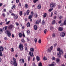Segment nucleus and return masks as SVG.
<instances>
[{
  "instance_id": "obj_1",
  "label": "nucleus",
  "mask_w": 66,
  "mask_h": 66,
  "mask_svg": "<svg viewBox=\"0 0 66 66\" xmlns=\"http://www.w3.org/2000/svg\"><path fill=\"white\" fill-rule=\"evenodd\" d=\"M57 51H59V53H57V57L59 58H60L61 57V56L62 54L63 53V51L60 48H57Z\"/></svg>"
},
{
  "instance_id": "obj_2",
  "label": "nucleus",
  "mask_w": 66,
  "mask_h": 66,
  "mask_svg": "<svg viewBox=\"0 0 66 66\" xmlns=\"http://www.w3.org/2000/svg\"><path fill=\"white\" fill-rule=\"evenodd\" d=\"M30 51L31 52H29V55L31 56H34L33 55V52L34 51V48H30Z\"/></svg>"
},
{
  "instance_id": "obj_3",
  "label": "nucleus",
  "mask_w": 66,
  "mask_h": 66,
  "mask_svg": "<svg viewBox=\"0 0 66 66\" xmlns=\"http://www.w3.org/2000/svg\"><path fill=\"white\" fill-rule=\"evenodd\" d=\"M56 4L55 3H52L50 4V6L51 8L54 7L56 5Z\"/></svg>"
},
{
  "instance_id": "obj_4",
  "label": "nucleus",
  "mask_w": 66,
  "mask_h": 66,
  "mask_svg": "<svg viewBox=\"0 0 66 66\" xmlns=\"http://www.w3.org/2000/svg\"><path fill=\"white\" fill-rule=\"evenodd\" d=\"M19 48L21 51H22L23 50V45L22 44H20Z\"/></svg>"
},
{
  "instance_id": "obj_5",
  "label": "nucleus",
  "mask_w": 66,
  "mask_h": 66,
  "mask_svg": "<svg viewBox=\"0 0 66 66\" xmlns=\"http://www.w3.org/2000/svg\"><path fill=\"white\" fill-rule=\"evenodd\" d=\"M6 32H7V35L8 37H10L11 35V33H10V31L8 30H7L6 31Z\"/></svg>"
},
{
  "instance_id": "obj_6",
  "label": "nucleus",
  "mask_w": 66,
  "mask_h": 66,
  "mask_svg": "<svg viewBox=\"0 0 66 66\" xmlns=\"http://www.w3.org/2000/svg\"><path fill=\"white\" fill-rule=\"evenodd\" d=\"M41 22V19H39L38 20H37L36 21V23L37 24H39V23H40Z\"/></svg>"
},
{
  "instance_id": "obj_7",
  "label": "nucleus",
  "mask_w": 66,
  "mask_h": 66,
  "mask_svg": "<svg viewBox=\"0 0 66 66\" xmlns=\"http://www.w3.org/2000/svg\"><path fill=\"white\" fill-rule=\"evenodd\" d=\"M65 35V34L64 32H62L60 33V35L62 37H64Z\"/></svg>"
},
{
  "instance_id": "obj_8",
  "label": "nucleus",
  "mask_w": 66,
  "mask_h": 66,
  "mask_svg": "<svg viewBox=\"0 0 66 66\" xmlns=\"http://www.w3.org/2000/svg\"><path fill=\"white\" fill-rule=\"evenodd\" d=\"M19 61L21 63H23L24 62V60L23 59H20L19 60Z\"/></svg>"
},
{
  "instance_id": "obj_9",
  "label": "nucleus",
  "mask_w": 66,
  "mask_h": 66,
  "mask_svg": "<svg viewBox=\"0 0 66 66\" xmlns=\"http://www.w3.org/2000/svg\"><path fill=\"white\" fill-rule=\"evenodd\" d=\"M13 27V26L12 24H11L9 27L8 28L10 30H12Z\"/></svg>"
},
{
  "instance_id": "obj_10",
  "label": "nucleus",
  "mask_w": 66,
  "mask_h": 66,
  "mask_svg": "<svg viewBox=\"0 0 66 66\" xmlns=\"http://www.w3.org/2000/svg\"><path fill=\"white\" fill-rule=\"evenodd\" d=\"M4 50V48L2 46H0V52H3Z\"/></svg>"
},
{
  "instance_id": "obj_11",
  "label": "nucleus",
  "mask_w": 66,
  "mask_h": 66,
  "mask_svg": "<svg viewBox=\"0 0 66 66\" xmlns=\"http://www.w3.org/2000/svg\"><path fill=\"white\" fill-rule=\"evenodd\" d=\"M41 7H42V6L40 4L39 5H38L37 6V8L38 9L40 10L41 9Z\"/></svg>"
},
{
  "instance_id": "obj_12",
  "label": "nucleus",
  "mask_w": 66,
  "mask_h": 66,
  "mask_svg": "<svg viewBox=\"0 0 66 66\" xmlns=\"http://www.w3.org/2000/svg\"><path fill=\"white\" fill-rule=\"evenodd\" d=\"M63 29V28L61 27H59L58 29V30L60 31H62Z\"/></svg>"
},
{
  "instance_id": "obj_13",
  "label": "nucleus",
  "mask_w": 66,
  "mask_h": 66,
  "mask_svg": "<svg viewBox=\"0 0 66 66\" xmlns=\"http://www.w3.org/2000/svg\"><path fill=\"white\" fill-rule=\"evenodd\" d=\"M34 28L35 30H37L38 29L37 26L36 25H35L34 27Z\"/></svg>"
},
{
  "instance_id": "obj_14",
  "label": "nucleus",
  "mask_w": 66,
  "mask_h": 66,
  "mask_svg": "<svg viewBox=\"0 0 66 66\" xmlns=\"http://www.w3.org/2000/svg\"><path fill=\"white\" fill-rule=\"evenodd\" d=\"M63 25H66V20H65L64 21L63 23H62L61 24V25L62 26H63Z\"/></svg>"
},
{
  "instance_id": "obj_15",
  "label": "nucleus",
  "mask_w": 66,
  "mask_h": 66,
  "mask_svg": "<svg viewBox=\"0 0 66 66\" xmlns=\"http://www.w3.org/2000/svg\"><path fill=\"white\" fill-rule=\"evenodd\" d=\"M30 12V11L29 10H27V11L26 12V13L27 15H29Z\"/></svg>"
},
{
  "instance_id": "obj_16",
  "label": "nucleus",
  "mask_w": 66,
  "mask_h": 66,
  "mask_svg": "<svg viewBox=\"0 0 66 66\" xmlns=\"http://www.w3.org/2000/svg\"><path fill=\"white\" fill-rule=\"evenodd\" d=\"M26 25L27 27H30V23L29 22H28L27 23Z\"/></svg>"
},
{
  "instance_id": "obj_17",
  "label": "nucleus",
  "mask_w": 66,
  "mask_h": 66,
  "mask_svg": "<svg viewBox=\"0 0 66 66\" xmlns=\"http://www.w3.org/2000/svg\"><path fill=\"white\" fill-rule=\"evenodd\" d=\"M16 6L15 5H13L12 6V7L11 8L13 10H14Z\"/></svg>"
},
{
  "instance_id": "obj_18",
  "label": "nucleus",
  "mask_w": 66,
  "mask_h": 66,
  "mask_svg": "<svg viewBox=\"0 0 66 66\" xmlns=\"http://www.w3.org/2000/svg\"><path fill=\"white\" fill-rule=\"evenodd\" d=\"M19 37H20L21 38L22 37V34L21 33H19L18 34Z\"/></svg>"
},
{
  "instance_id": "obj_19",
  "label": "nucleus",
  "mask_w": 66,
  "mask_h": 66,
  "mask_svg": "<svg viewBox=\"0 0 66 66\" xmlns=\"http://www.w3.org/2000/svg\"><path fill=\"white\" fill-rule=\"evenodd\" d=\"M13 18L15 20L17 19L18 18V16L17 15H15L13 16Z\"/></svg>"
},
{
  "instance_id": "obj_20",
  "label": "nucleus",
  "mask_w": 66,
  "mask_h": 66,
  "mask_svg": "<svg viewBox=\"0 0 66 66\" xmlns=\"http://www.w3.org/2000/svg\"><path fill=\"white\" fill-rule=\"evenodd\" d=\"M26 33L28 35H29L30 34V31L29 30H28L27 31Z\"/></svg>"
},
{
  "instance_id": "obj_21",
  "label": "nucleus",
  "mask_w": 66,
  "mask_h": 66,
  "mask_svg": "<svg viewBox=\"0 0 66 66\" xmlns=\"http://www.w3.org/2000/svg\"><path fill=\"white\" fill-rule=\"evenodd\" d=\"M19 15L20 16H21L23 15V12L22 11L19 12Z\"/></svg>"
},
{
  "instance_id": "obj_22",
  "label": "nucleus",
  "mask_w": 66,
  "mask_h": 66,
  "mask_svg": "<svg viewBox=\"0 0 66 66\" xmlns=\"http://www.w3.org/2000/svg\"><path fill=\"white\" fill-rule=\"evenodd\" d=\"M7 26H6L5 27H4L3 28V29L4 30H7Z\"/></svg>"
},
{
  "instance_id": "obj_23",
  "label": "nucleus",
  "mask_w": 66,
  "mask_h": 66,
  "mask_svg": "<svg viewBox=\"0 0 66 66\" xmlns=\"http://www.w3.org/2000/svg\"><path fill=\"white\" fill-rule=\"evenodd\" d=\"M37 60V61H39L40 60V58L39 57V56H37L36 57Z\"/></svg>"
},
{
  "instance_id": "obj_24",
  "label": "nucleus",
  "mask_w": 66,
  "mask_h": 66,
  "mask_svg": "<svg viewBox=\"0 0 66 66\" xmlns=\"http://www.w3.org/2000/svg\"><path fill=\"white\" fill-rule=\"evenodd\" d=\"M47 29H45L44 31V33L46 34V33H47Z\"/></svg>"
},
{
  "instance_id": "obj_25",
  "label": "nucleus",
  "mask_w": 66,
  "mask_h": 66,
  "mask_svg": "<svg viewBox=\"0 0 66 66\" xmlns=\"http://www.w3.org/2000/svg\"><path fill=\"white\" fill-rule=\"evenodd\" d=\"M13 64H14V66H17L18 64L16 62L13 63Z\"/></svg>"
},
{
  "instance_id": "obj_26",
  "label": "nucleus",
  "mask_w": 66,
  "mask_h": 66,
  "mask_svg": "<svg viewBox=\"0 0 66 66\" xmlns=\"http://www.w3.org/2000/svg\"><path fill=\"white\" fill-rule=\"evenodd\" d=\"M13 61L14 62H16V59L14 58V57H13Z\"/></svg>"
},
{
  "instance_id": "obj_27",
  "label": "nucleus",
  "mask_w": 66,
  "mask_h": 66,
  "mask_svg": "<svg viewBox=\"0 0 66 66\" xmlns=\"http://www.w3.org/2000/svg\"><path fill=\"white\" fill-rule=\"evenodd\" d=\"M32 18V16L31 15H30L29 16L28 19H30Z\"/></svg>"
},
{
  "instance_id": "obj_28",
  "label": "nucleus",
  "mask_w": 66,
  "mask_h": 66,
  "mask_svg": "<svg viewBox=\"0 0 66 66\" xmlns=\"http://www.w3.org/2000/svg\"><path fill=\"white\" fill-rule=\"evenodd\" d=\"M3 32V29H0V34H2Z\"/></svg>"
},
{
  "instance_id": "obj_29",
  "label": "nucleus",
  "mask_w": 66,
  "mask_h": 66,
  "mask_svg": "<svg viewBox=\"0 0 66 66\" xmlns=\"http://www.w3.org/2000/svg\"><path fill=\"white\" fill-rule=\"evenodd\" d=\"M60 61V59L59 58L56 59V61L58 63Z\"/></svg>"
},
{
  "instance_id": "obj_30",
  "label": "nucleus",
  "mask_w": 66,
  "mask_h": 66,
  "mask_svg": "<svg viewBox=\"0 0 66 66\" xmlns=\"http://www.w3.org/2000/svg\"><path fill=\"white\" fill-rule=\"evenodd\" d=\"M31 59V57L30 56H29L28 57V61H30Z\"/></svg>"
},
{
  "instance_id": "obj_31",
  "label": "nucleus",
  "mask_w": 66,
  "mask_h": 66,
  "mask_svg": "<svg viewBox=\"0 0 66 66\" xmlns=\"http://www.w3.org/2000/svg\"><path fill=\"white\" fill-rule=\"evenodd\" d=\"M34 16L36 18H37L38 17V14L36 13H35L34 14Z\"/></svg>"
},
{
  "instance_id": "obj_32",
  "label": "nucleus",
  "mask_w": 66,
  "mask_h": 66,
  "mask_svg": "<svg viewBox=\"0 0 66 66\" xmlns=\"http://www.w3.org/2000/svg\"><path fill=\"white\" fill-rule=\"evenodd\" d=\"M55 23V20H53V21L52 22V24H54Z\"/></svg>"
},
{
  "instance_id": "obj_33",
  "label": "nucleus",
  "mask_w": 66,
  "mask_h": 66,
  "mask_svg": "<svg viewBox=\"0 0 66 66\" xmlns=\"http://www.w3.org/2000/svg\"><path fill=\"white\" fill-rule=\"evenodd\" d=\"M47 15V14L46 13H45L43 15V17L44 18H45L46 17Z\"/></svg>"
},
{
  "instance_id": "obj_34",
  "label": "nucleus",
  "mask_w": 66,
  "mask_h": 66,
  "mask_svg": "<svg viewBox=\"0 0 66 66\" xmlns=\"http://www.w3.org/2000/svg\"><path fill=\"white\" fill-rule=\"evenodd\" d=\"M38 66H42V63L41 62H40L38 64Z\"/></svg>"
},
{
  "instance_id": "obj_35",
  "label": "nucleus",
  "mask_w": 66,
  "mask_h": 66,
  "mask_svg": "<svg viewBox=\"0 0 66 66\" xmlns=\"http://www.w3.org/2000/svg\"><path fill=\"white\" fill-rule=\"evenodd\" d=\"M43 60H47V58L45 57L44 56L43 58Z\"/></svg>"
},
{
  "instance_id": "obj_36",
  "label": "nucleus",
  "mask_w": 66,
  "mask_h": 66,
  "mask_svg": "<svg viewBox=\"0 0 66 66\" xmlns=\"http://www.w3.org/2000/svg\"><path fill=\"white\" fill-rule=\"evenodd\" d=\"M53 8L52 9H49L48 10V11L50 12H51L53 10Z\"/></svg>"
},
{
  "instance_id": "obj_37",
  "label": "nucleus",
  "mask_w": 66,
  "mask_h": 66,
  "mask_svg": "<svg viewBox=\"0 0 66 66\" xmlns=\"http://www.w3.org/2000/svg\"><path fill=\"white\" fill-rule=\"evenodd\" d=\"M10 22H11V21H8L7 22H6L5 23V24L7 25L8 24H9V23Z\"/></svg>"
},
{
  "instance_id": "obj_38",
  "label": "nucleus",
  "mask_w": 66,
  "mask_h": 66,
  "mask_svg": "<svg viewBox=\"0 0 66 66\" xmlns=\"http://www.w3.org/2000/svg\"><path fill=\"white\" fill-rule=\"evenodd\" d=\"M45 21L44 20H43L42 22V24L43 25H44V24H45Z\"/></svg>"
},
{
  "instance_id": "obj_39",
  "label": "nucleus",
  "mask_w": 66,
  "mask_h": 66,
  "mask_svg": "<svg viewBox=\"0 0 66 66\" xmlns=\"http://www.w3.org/2000/svg\"><path fill=\"white\" fill-rule=\"evenodd\" d=\"M21 41L23 43H24L25 42V41L23 39H22Z\"/></svg>"
},
{
  "instance_id": "obj_40",
  "label": "nucleus",
  "mask_w": 66,
  "mask_h": 66,
  "mask_svg": "<svg viewBox=\"0 0 66 66\" xmlns=\"http://www.w3.org/2000/svg\"><path fill=\"white\" fill-rule=\"evenodd\" d=\"M42 43V40L41 39H40L39 40L38 43L39 44H41Z\"/></svg>"
},
{
  "instance_id": "obj_41",
  "label": "nucleus",
  "mask_w": 66,
  "mask_h": 66,
  "mask_svg": "<svg viewBox=\"0 0 66 66\" xmlns=\"http://www.w3.org/2000/svg\"><path fill=\"white\" fill-rule=\"evenodd\" d=\"M38 1V0H35V1H34L33 2L35 3H36Z\"/></svg>"
},
{
  "instance_id": "obj_42",
  "label": "nucleus",
  "mask_w": 66,
  "mask_h": 66,
  "mask_svg": "<svg viewBox=\"0 0 66 66\" xmlns=\"http://www.w3.org/2000/svg\"><path fill=\"white\" fill-rule=\"evenodd\" d=\"M3 56L2 53V52H0V56Z\"/></svg>"
},
{
  "instance_id": "obj_43",
  "label": "nucleus",
  "mask_w": 66,
  "mask_h": 66,
  "mask_svg": "<svg viewBox=\"0 0 66 66\" xmlns=\"http://www.w3.org/2000/svg\"><path fill=\"white\" fill-rule=\"evenodd\" d=\"M51 50L50 49V48H48L47 50V51L48 52H51Z\"/></svg>"
},
{
  "instance_id": "obj_44",
  "label": "nucleus",
  "mask_w": 66,
  "mask_h": 66,
  "mask_svg": "<svg viewBox=\"0 0 66 66\" xmlns=\"http://www.w3.org/2000/svg\"><path fill=\"white\" fill-rule=\"evenodd\" d=\"M25 6L26 7V8H28V5L27 4H25Z\"/></svg>"
},
{
  "instance_id": "obj_45",
  "label": "nucleus",
  "mask_w": 66,
  "mask_h": 66,
  "mask_svg": "<svg viewBox=\"0 0 66 66\" xmlns=\"http://www.w3.org/2000/svg\"><path fill=\"white\" fill-rule=\"evenodd\" d=\"M34 41L35 42V43H37V39L36 38H35L34 39Z\"/></svg>"
},
{
  "instance_id": "obj_46",
  "label": "nucleus",
  "mask_w": 66,
  "mask_h": 66,
  "mask_svg": "<svg viewBox=\"0 0 66 66\" xmlns=\"http://www.w3.org/2000/svg\"><path fill=\"white\" fill-rule=\"evenodd\" d=\"M53 46H51L50 47V49L51 50H52L53 49Z\"/></svg>"
},
{
  "instance_id": "obj_47",
  "label": "nucleus",
  "mask_w": 66,
  "mask_h": 66,
  "mask_svg": "<svg viewBox=\"0 0 66 66\" xmlns=\"http://www.w3.org/2000/svg\"><path fill=\"white\" fill-rule=\"evenodd\" d=\"M25 47H28V45L26 44H25Z\"/></svg>"
},
{
  "instance_id": "obj_48",
  "label": "nucleus",
  "mask_w": 66,
  "mask_h": 66,
  "mask_svg": "<svg viewBox=\"0 0 66 66\" xmlns=\"http://www.w3.org/2000/svg\"><path fill=\"white\" fill-rule=\"evenodd\" d=\"M55 34H53L52 35V37H55Z\"/></svg>"
},
{
  "instance_id": "obj_49",
  "label": "nucleus",
  "mask_w": 66,
  "mask_h": 66,
  "mask_svg": "<svg viewBox=\"0 0 66 66\" xmlns=\"http://www.w3.org/2000/svg\"><path fill=\"white\" fill-rule=\"evenodd\" d=\"M49 66H54V65L53 64H51L49 65Z\"/></svg>"
},
{
  "instance_id": "obj_50",
  "label": "nucleus",
  "mask_w": 66,
  "mask_h": 66,
  "mask_svg": "<svg viewBox=\"0 0 66 66\" xmlns=\"http://www.w3.org/2000/svg\"><path fill=\"white\" fill-rule=\"evenodd\" d=\"M31 15L32 16H33L34 15V13L33 12H31Z\"/></svg>"
},
{
  "instance_id": "obj_51",
  "label": "nucleus",
  "mask_w": 66,
  "mask_h": 66,
  "mask_svg": "<svg viewBox=\"0 0 66 66\" xmlns=\"http://www.w3.org/2000/svg\"><path fill=\"white\" fill-rule=\"evenodd\" d=\"M51 38H50H50H48L47 39V40H48V41H50V40H51Z\"/></svg>"
},
{
  "instance_id": "obj_52",
  "label": "nucleus",
  "mask_w": 66,
  "mask_h": 66,
  "mask_svg": "<svg viewBox=\"0 0 66 66\" xmlns=\"http://www.w3.org/2000/svg\"><path fill=\"white\" fill-rule=\"evenodd\" d=\"M22 36L24 37H25L26 36L24 32H23V33Z\"/></svg>"
},
{
  "instance_id": "obj_53",
  "label": "nucleus",
  "mask_w": 66,
  "mask_h": 66,
  "mask_svg": "<svg viewBox=\"0 0 66 66\" xmlns=\"http://www.w3.org/2000/svg\"><path fill=\"white\" fill-rule=\"evenodd\" d=\"M11 49H12V50L11 51V52H13L14 51V50H13V48H11Z\"/></svg>"
},
{
  "instance_id": "obj_54",
  "label": "nucleus",
  "mask_w": 66,
  "mask_h": 66,
  "mask_svg": "<svg viewBox=\"0 0 66 66\" xmlns=\"http://www.w3.org/2000/svg\"><path fill=\"white\" fill-rule=\"evenodd\" d=\"M54 14L55 15H57V12L55 11L54 13Z\"/></svg>"
},
{
  "instance_id": "obj_55",
  "label": "nucleus",
  "mask_w": 66,
  "mask_h": 66,
  "mask_svg": "<svg viewBox=\"0 0 66 66\" xmlns=\"http://www.w3.org/2000/svg\"><path fill=\"white\" fill-rule=\"evenodd\" d=\"M60 19H63V17L61 16H60L59 17Z\"/></svg>"
},
{
  "instance_id": "obj_56",
  "label": "nucleus",
  "mask_w": 66,
  "mask_h": 66,
  "mask_svg": "<svg viewBox=\"0 0 66 66\" xmlns=\"http://www.w3.org/2000/svg\"><path fill=\"white\" fill-rule=\"evenodd\" d=\"M62 22V21L61 20H60V21H59V22H58V23L59 24H60Z\"/></svg>"
},
{
  "instance_id": "obj_57",
  "label": "nucleus",
  "mask_w": 66,
  "mask_h": 66,
  "mask_svg": "<svg viewBox=\"0 0 66 66\" xmlns=\"http://www.w3.org/2000/svg\"><path fill=\"white\" fill-rule=\"evenodd\" d=\"M18 5L20 6H21V3L19 2V4Z\"/></svg>"
},
{
  "instance_id": "obj_58",
  "label": "nucleus",
  "mask_w": 66,
  "mask_h": 66,
  "mask_svg": "<svg viewBox=\"0 0 66 66\" xmlns=\"http://www.w3.org/2000/svg\"><path fill=\"white\" fill-rule=\"evenodd\" d=\"M2 15L4 17H5V14L4 13L2 14Z\"/></svg>"
},
{
  "instance_id": "obj_59",
  "label": "nucleus",
  "mask_w": 66,
  "mask_h": 66,
  "mask_svg": "<svg viewBox=\"0 0 66 66\" xmlns=\"http://www.w3.org/2000/svg\"><path fill=\"white\" fill-rule=\"evenodd\" d=\"M52 60H55V58L54 57H53L52 58Z\"/></svg>"
},
{
  "instance_id": "obj_60",
  "label": "nucleus",
  "mask_w": 66,
  "mask_h": 66,
  "mask_svg": "<svg viewBox=\"0 0 66 66\" xmlns=\"http://www.w3.org/2000/svg\"><path fill=\"white\" fill-rule=\"evenodd\" d=\"M12 10H11L9 11V12L10 13H12Z\"/></svg>"
},
{
  "instance_id": "obj_61",
  "label": "nucleus",
  "mask_w": 66,
  "mask_h": 66,
  "mask_svg": "<svg viewBox=\"0 0 66 66\" xmlns=\"http://www.w3.org/2000/svg\"><path fill=\"white\" fill-rule=\"evenodd\" d=\"M15 24L17 26H18L19 25V24L18 23H15Z\"/></svg>"
},
{
  "instance_id": "obj_62",
  "label": "nucleus",
  "mask_w": 66,
  "mask_h": 66,
  "mask_svg": "<svg viewBox=\"0 0 66 66\" xmlns=\"http://www.w3.org/2000/svg\"><path fill=\"white\" fill-rule=\"evenodd\" d=\"M6 9H4L3 10V11L4 12H6Z\"/></svg>"
},
{
  "instance_id": "obj_63",
  "label": "nucleus",
  "mask_w": 66,
  "mask_h": 66,
  "mask_svg": "<svg viewBox=\"0 0 66 66\" xmlns=\"http://www.w3.org/2000/svg\"><path fill=\"white\" fill-rule=\"evenodd\" d=\"M11 15L12 16H15V14H13V13H12L11 14Z\"/></svg>"
},
{
  "instance_id": "obj_64",
  "label": "nucleus",
  "mask_w": 66,
  "mask_h": 66,
  "mask_svg": "<svg viewBox=\"0 0 66 66\" xmlns=\"http://www.w3.org/2000/svg\"><path fill=\"white\" fill-rule=\"evenodd\" d=\"M64 57L66 59V54H65V55H64Z\"/></svg>"
}]
</instances>
